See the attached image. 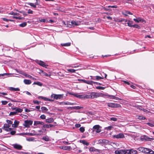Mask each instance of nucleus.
I'll return each mask as SVG.
<instances>
[{
  "label": "nucleus",
  "mask_w": 154,
  "mask_h": 154,
  "mask_svg": "<svg viewBox=\"0 0 154 154\" xmlns=\"http://www.w3.org/2000/svg\"><path fill=\"white\" fill-rule=\"evenodd\" d=\"M118 120L117 118L114 117H112L110 118V120L113 121H117Z\"/></svg>",
  "instance_id": "obj_46"
},
{
  "label": "nucleus",
  "mask_w": 154,
  "mask_h": 154,
  "mask_svg": "<svg viewBox=\"0 0 154 154\" xmlns=\"http://www.w3.org/2000/svg\"><path fill=\"white\" fill-rule=\"evenodd\" d=\"M55 96L54 97V99L55 100H58V99H60L63 98V94H55L54 95Z\"/></svg>",
  "instance_id": "obj_13"
},
{
  "label": "nucleus",
  "mask_w": 154,
  "mask_h": 154,
  "mask_svg": "<svg viewBox=\"0 0 154 154\" xmlns=\"http://www.w3.org/2000/svg\"><path fill=\"white\" fill-rule=\"evenodd\" d=\"M23 82L26 85H29L31 83V81L28 79H24Z\"/></svg>",
  "instance_id": "obj_23"
},
{
  "label": "nucleus",
  "mask_w": 154,
  "mask_h": 154,
  "mask_svg": "<svg viewBox=\"0 0 154 154\" xmlns=\"http://www.w3.org/2000/svg\"><path fill=\"white\" fill-rule=\"evenodd\" d=\"M41 109L42 111H47L48 110V109H47V108H46L44 106H42L41 108Z\"/></svg>",
  "instance_id": "obj_48"
},
{
  "label": "nucleus",
  "mask_w": 154,
  "mask_h": 154,
  "mask_svg": "<svg viewBox=\"0 0 154 154\" xmlns=\"http://www.w3.org/2000/svg\"><path fill=\"white\" fill-rule=\"evenodd\" d=\"M54 121V119L52 118H48L45 120V122L48 123H51Z\"/></svg>",
  "instance_id": "obj_21"
},
{
  "label": "nucleus",
  "mask_w": 154,
  "mask_h": 154,
  "mask_svg": "<svg viewBox=\"0 0 154 154\" xmlns=\"http://www.w3.org/2000/svg\"><path fill=\"white\" fill-rule=\"evenodd\" d=\"M141 139L142 141H150V140L152 139L148 137V136L146 135H143L141 137Z\"/></svg>",
  "instance_id": "obj_10"
},
{
  "label": "nucleus",
  "mask_w": 154,
  "mask_h": 154,
  "mask_svg": "<svg viewBox=\"0 0 154 154\" xmlns=\"http://www.w3.org/2000/svg\"><path fill=\"white\" fill-rule=\"evenodd\" d=\"M33 85H37L39 86H42V83L39 82H35L33 84Z\"/></svg>",
  "instance_id": "obj_35"
},
{
  "label": "nucleus",
  "mask_w": 154,
  "mask_h": 154,
  "mask_svg": "<svg viewBox=\"0 0 154 154\" xmlns=\"http://www.w3.org/2000/svg\"><path fill=\"white\" fill-rule=\"evenodd\" d=\"M38 98L39 99H42L44 100L45 101H50V102H53L54 101V100H53L51 99L48 98L47 97H43L42 96H39L38 97Z\"/></svg>",
  "instance_id": "obj_12"
},
{
  "label": "nucleus",
  "mask_w": 154,
  "mask_h": 154,
  "mask_svg": "<svg viewBox=\"0 0 154 154\" xmlns=\"http://www.w3.org/2000/svg\"><path fill=\"white\" fill-rule=\"evenodd\" d=\"M73 95H74L75 97L79 98H86V96L83 95H80L79 94H72Z\"/></svg>",
  "instance_id": "obj_17"
},
{
  "label": "nucleus",
  "mask_w": 154,
  "mask_h": 154,
  "mask_svg": "<svg viewBox=\"0 0 154 154\" xmlns=\"http://www.w3.org/2000/svg\"><path fill=\"white\" fill-rule=\"evenodd\" d=\"M80 143H83V144L86 146H88L89 144V143L86 141L85 140H80Z\"/></svg>",
  "instance_id": "obj_24"
},
{
  "label": "nucleus",
  "mask_w": 154,
  "mask_h": 154,
  "mask_svg": "<svg viewBox=\"0 0 154 154\" xmlns=\"http://www.w3.org/2000/svg\"><path fill=\"white\" fill-rule=\"evenodd\" d=\"M61 45L63 46H69L71 45V43L68 42L66 43H61Z\"/></svg>",
  "instance_id": "obj_29"
},
{
  "label": "nucleus",
  "mask_w": 154,
  "mask_h": 154,
  "mask_svg": "<svg viewBox=\"0 0 154 154\" xmlns=\"http://www.w3.org/2000/svg\"><path fill=\"white\" fill-rule=\"evenodd\" d=\"M42 128H49V125L44 124V125H43Z\"/></svg>",
  "instance_id": "obj_43"
},
{
  "label": "nucleus",
  "mask_w": 154,
  "mask_h": 154,
  "mask_svg": "<svg viewBox=\"0 0 154 154\" xmlns=\"http://www.w3.org/2000/svg\"><path fill=\"white\" fill-rule=\"evenodd\" d=\"M61 103H63L65 105H73L74 103H72L70 102H62Z\"/></svg>",
  "instance_id": "obj_39"
},
{
  "label": "nucleus",
  "mask_w": 154,
  "mask_h": 154,
  "mask_svg": "<svg viewBox=\"0 0 154 154\" xmlns=\"http://www.w3.org/2000/svg\"><path fill=\"white\" fill-rule=\"evenodd\" d=\"M44 124V123L42 122L38 121H34V125L35 126H37L38 125H43Z\"/></svg>",
  "instance_id": "obj_15"
},
{
  "label": "nucleus",
  "mask_w": 154,
  "mask_h": 154,
  "mask_svg": "<svg viewBox=\"0 0 154 154\" xmlns=\"http://www.w3.org/2000/svg\"><path fill=\"white\" fill-rule=\"evenodd\" d=\"M9 75V74L7 73H3V74H0V76H7L8 75Z\"/></svg>",
  "instance_id": "obj_59"
},
{
  "label": "nucleus",
  "mask_w": 154,
  "mask_h": 154,
  "mask_svg": "<svg viewBox=\"0 0 154 154\" xmlns=\"http://www.w3.org/2000/svg\"><path fill=\"white\" fill-rule=\"evenodd\" d=\"M67 71L68 72H70L74 73L75 72L76 70L74 69H68Z\"/></svg>",
  "instance_id": "obj_40"
},
{
  "label": "nucleus",
  "mask_w": 154,
  "mask_h": 154,
  "mask_svg": "<svg viewBox=\"0 0 154 154\" xmlns=\"http://www.w3.org/2000/svg\"><path fill=\"white\" fill-rule=\"evenodd\" d=\"M23 111L22 109H21L17 107L15 111V112L17 114L18 112H21Z\"/></svg>",
  "instance_id": "obj_27"
},
{
  "label": "nucleus",
  "mask_w": 154,
  "mask_h": 154,
  "mask_svg": "<svg viewBox=\"0 0 154 154\" xmlns=\"http://www.w3.org/2000/svg\"><path fill=\"white\" fill-rule=\"evenodd\" d=\"M28 4L34 8H36V7L35 4L32 3H29Z\"/></svg>",
  "instance_id": "obj_36"
},
{
  "label": "nucleus",
  "mask_w": 154,
  "mask_h": 154,
  "mask_svg": "<svg viewBox=\"0 0 154 154\" xmlns=\"http://www.w3.org/2000/svg\"><path fill=\"white\" fill-rule=\"evenodd\" d=\"M105 94L100 92H92L90 93L89 95H86V98H97L100 97H103Z\"/></svg>",
  "instance_id": "obj_1"
},
{
  "label": "nucleus",
  "mask_w": 154,
  "mask_h": 154,
  "mask_svg": "<svg viewBox=\"0 0 154 154\" xmlns=\"http://www.w3.org/2000/svg\"><path fill=\"white\" fill-rule=\"evenodd\" d=\"M17 114L16 112H11L9 114L10 116H14Z\"/></svg>",
  "instance_id": "obj_45"
},
{
  "label": "nucleus",
  "mask_w": 154,
  "mask_h": 154,
  "mask_svg": "<svg viewBox=\"0 0 154 154\" xmlns=\"http://www.w3.org/2000/svg\"><path fill=\"white\" fill-rule=\"evenodd\" d=\"M137 150L131 149H130L125 150V153H129V154H137Z\"/></svg>",
  "instance_id": "obj_7"
},
{
  "label": "nucleus",
  "mask_w": 154,
  "mask_h": 154,
  "mask_svg": "<svg viewBox=\"0 0 154 154\" xmlns=\"http://www.w3.org/2000/svg\"><path fill=\"white\" fill-rule=\"evenodd\" d=\"M80 23L78 22H76L74 21H72L71 22V23L72 24V26H73V25H74L76 26H78L79 25Z\"/></svg>",
  "instance_id": "obj_26"
},
{
  "label": "nucleus",
  "mask_w": 154,
  "mask_h": 154,
  "mask_svg": "<svg viewBox=\"0 0 154 154\" xmlns=\"http://www.w3.org/2000/svg\"><path fill=\"white\" fill-rule=\"evenodd\" d=\"M79 130L81 132L83 133L85 131V129L84 127H81L80 128Z\"/></svg>",
  "instance_id": "obj_51"
},
{
  "label": "nucleus",
  "mask_w": 154,
  "mask_h": 154,
  "mask_svg": "<svg viewBox=\"0 0 154 154\" xmlns=\"http://www.w3.org/2000/svg\"><path fill=\"white\" fill-rule=\"evenodd\" d=\"M24 75L26 77L29 78H32V79H34V78H32V77L31 76L29 75L25 74V75Z\"/></svg>",
  "instance_id": "obj_49"
},
{
  "label": "nucleus",
  "mask_w": 154,
  "mask_h": 154,
  "mask_svg": "<svg viewBox=\"0 0 154 154\" xmlns=\"http://www.w3.org/2000/svg\"><path fill=\"white\" fill-rule=\"evenodd\" d=\"M3 20L4 21H13L14 20H13L11 19H7L6 18H3Z\"/></svg>",
  "instance_id": "obj_57"
},
{
  "label": "nucleus",
  "mask_w": 154,
  "mask_h": 154,
  "mask_svg": "<svg viewBox=\"0 0 154 154\" xmlns=\"http://www.w3.org/2000/svg\"><path fill=\"white\" fill-rule=\"evenodd\" d=\"M105 87H102L101 86H98L96 87V88L100 90H104L105 89Z\"/></svg>",
  "instance_id": "obj_42"
},
{
  "label": "nucleus",
  "mask_w": 154,
  "mask_h": 154,
  "mask_svg": "<svg viewBox=\"0 0 154 154\" xmlns=\"http://www.w3.org/2000/svg\"><path fill=\"white\" fill-rule=\"evenodd\" d=\"M132 27H133L134 28H136L138 29H140V26H139L137 24H134V25H133Z\"/></svg>",
  "instance_id": "obj_50"
},
{
  "label": "nucleus",
  "mask_w": 154,
  "mask_h": 154,
  "mask_svg": "<svg viewBox=\"0 0 154 154\" xmlns=\"http://www.w3.org/2000/svg\"><path fill=\"white\" fill-rule=\"evenodd\" d=\"M27 25V23L24 22L23 23L20 24L19 26L21 27H24L26 26Z\"/></svg>",
  "instance_id": "obj_34"
},
{
  "label": "nucleus",
  "mask_w": 154,
  "mask_h": 154,
  "mask_svg": "<svg viewBox=\"0 0 154 154\" xmlns=\"http://www.w3.org/2000/svg\"><path fill=\"white\" fill-rule=\"evenodd\" d=\"M12 146L14 149L19 150L21 149L22 148V146L21 145L17 143L13 144Z\"/></svg>",
  "instance_id": "obj_9"
},
{
  "label": "nucleus",
  "mask_w": 154,
  "mask_h": 154,
  "mask_svg": "<svg viewBox=\"0 0 154 154\" xmlns=\"http://www.w3.org/2000/svg\"><path fill=\"white\" fill-rule=\"evenodd\" d=\"M9 14L13 15H19L20 14L18 13H15L13 12H11Z\"/></svg>",
  "instance_id": "obj_38"
},
{
  "label": "nucleus",
  "mask_w": 154,
  "mask_h": 154,
  "mask_svg": "<svg viewBox=\"0 0 154 154\" xmlns=\"http://www.w3.org/2000/svg\"><path fill=\"white\" fill-rule=\"evenodd\" d=\"M106 96H107L109 97L111 99H114V98L115 97L114 96L112 95H107Z\"/></svg>",
  "instance_id": "obj_56"
},
{
  "label": "nucleus",
  "mask_w": 154,
  "mask_h": 154,
  "mask_svg": "<svg viewBox=\"0 0 154 154\" xmlns=\"http://www.w3.org/2000/svg\"><path fill=\"white\" fill-rule=\"evenodd\" d=\"M15 133H16V131H11L10 132V134L12 135H14L15 134Z\"/></svg>",
  "instance_id": "obj_64"
},
{
  "label": "nucleus",
  "mask_w": 154,
  "mask_h": 154,
  "mask_svg": "<svg viewBox=\"0 0 154 154\" xmlns=\"http://www.w3.org/2000/svg\"><path fill=\"white\" fill-rule=\"evenodd\" d=\"M137 149L140 152L145 153L149 154H154V152L150 149L143 147H140L137 148Z\"/></svg>",
  "instance_id": "obj_2"
},
{
  "label": "nucleus",
  "mask_w": 154,
  "mask_h": 154,
  "mask_svg": "<svg viewBox=\"0 0 154 154\" xmlns=\"http://www.w3.org/2000/svg\"><path fill=\"white\" fill-rule=\"evenodd\" d=\"M95 78H96L95 79L96 80H99L103 79V77H100L98 76H96Z\"/></svg>",
  "instance_id": "obj_41"
},
{
  "label": "nucleus",
  "mask_w": 154,
  "mask_h": 154,
  "mask_svg": "<svg viewBox=\"0 0 154 154\" xmlns=\"http://www.w3.org/2000/svg\"><path fill=\"white\" fill-rule=\"evenodd\" d=\"M136 119L140 120H144L146 119V118L143 116H136Z\"/></svg>",
  "instance_id": "obj_25"
},
{
  "label": "nucleus",
  "mask_w": 154,
  "mask_h": 154,
  "mask_svg": "<svg viewBox=\"0 0 154 154\" xmlns=\"http://www.w3.org/2000/svg\"><path fill=\"white\" fill-rule=\"evenodd\" d=\"M92 132H96L97 133H99L101 131V127L99 125H94L93 128Z\"/></svg>",
  "instance_id": "obj_4"
},
{
  "label": "nucleus",
  "mask_w": 154,
  "mask_h": 154,
  "mask_svg": "<svg viewBox=\"0 0 154 154\" xmlns=\"http://www.w3.org/2000/svg\"><path fill=\"white\" fill-rule=\"evenodd\" d=\"M147 124L151 127H153L154 126V125L153 124H152L150 123H147Z\"/></svg>",
  "instance_id": "obj_63"
},
{
  "label": "nucleus",
  "mask_w": 154,
  "mask_h": 154,
  "mask_svg": "<svg viewBox=\"0 0 154 154\" xmlns=\"http://www.w3.org/2000/svg\"><path fill=\"white\" fill-rule=\"evenodd\" d=\"M113 138L114 139H120L125 138L124 135L122 133H119L117 135H113Z\"/></svg>",
  "instance_id": "obj_8"
},
{
  "label": "nucleus",
  "mask_w": 154,
  "mask_h": 154,
  "mask_svg": "<svg viewBox=\"0 0 154 154\" xmlns=\"http://www.w3.org/2000/svg\"><path fill=\"white\" fill-rule=\"evenodd\" d=\"M112 128H113L112 126H109L108 127H106L105 128V129H106L107 130L109 131L111 130Z\"/></svg>",
  "instance_id": "obj_47"
},
{
  "label": "nucleus",
  "mask_w": 154,
  "mask_h": 154,
  "mask_svg": "<svg viewBox=\"0 0 154 154\" xmlns=\"http://www.w3.org/2000/svg\"><path fill=\"white\" fill-rule=\"evenodd\" d=\"M94 82L93 81H92L91 80H87V84L92 85L93 83H94Z\"/></svg>",
  "instance_id": "obj_44"
},
{
  "label": "nucleus",
  "mask_w": 154,
  "mask_h": 154,
  "mask_svg": "<svg viewBox=\"0 0 154 154\" xmlns=\"http://www.w3.org/2000/svg\"><path fill=\"white\" fill-rule=\"evenodd\" d=\"M72 109H81L82 108H83V107L82 106H74L72 107Z\"/></svg>",
  "instance_id": "obj_30"
},
{
  "label": "nucleus",
  "mask_w": 154,
  "mask_h": 154,
  "mask_svg": "<svg viewBox=\"0 0 154 154\" xmlns=\"http://www.w3.org/2000/svg\"><path fill=\"white\" fill-rule=\"evenodd\" d=\"M34 140V138L33 137H30L27 139V140L29 141H33Z\"/></svg>",
  "instance_id": "obj_60"
},
{
  "label": "nucleus",
  "mask_w": 154,
  "mask_h": 154,
  "mask_svg": "<svg viewBox=\"0 0 154 154\" xmlns=\"http://www.w3.org/2000/svg\"><path fill=\"white\" fill-rule=\"evenodd\" d=\"M9 89L10 90L12 91H19L20 89L18 88H14L13 87H9Z\"/></svg>",
  "instance_id": "obj_22"
},
{
  "label": "nucleus",
  "mask_w": 154,
  "mask_h": 154,
  "mask_svg": "<svg viewBox=\"0 0 154 154\" xmlns=\"http://www.w3.org/2000/svg\"><path fill=\"white\" fill-rule=\"evenodd\" d=\"M97 150V149H95L93 147H91L89 149V151L91 152L96 151Z\"/></svg>",
  "instance_id": "obj_37"
},
{
  "label": "nucleus",
  "mask_w": 154,
  "mask_h": 154,
  "mask_svg": "<svg viewBox=\"0 0 154 154\" xmlns=\"http://www.w3.org/2000/svg\"><path fill=\"white\" fill-rule=\"evenodd\" d=\"M1 102L2 104L3 105H6L8 103V102L6 101H2Z\"/></svg>",
  "instance_id": "obj_58"
},
{
  "label": "nucleus",
  "mask_w": 154,
  "mask_h": 154,
  "mask_svg": "<svg viewBox=\"0 0 154 154\" xmlns=\"http://www.w3.org/2000/svg\"><path fill=\"white\" fill-rule=\"evenodd\" d=\"M12 130V128H5V130L7 131H10Z\"/></svg>",
  "instance_id": "obj_61"
},
{
  "label": "nucleus",
  "mask_w": 154,
  "mask_h": 154,
  "mask_svg": "<svg viewBox=\"0 0 154 154\" xmlns=\"http://www.w3.org/2000/svg\"><path fill=\"white\" fill-rule=\"evenodd\" d=\"M60 148L65 150H69L71 149L70 146H60Z\"/></svg>",
  "instance_id": "obj_20"
},
{
  "label": "nucleus",
  "mask_w": 154,
  "mask_h": 154,
  "mask_svg": "<svg viewBox=\"0 0 154 154\" xmlns=\"http://www.w3.org/2000/svg\"><path fill=\"white\" fill-rule=\"evenodd\" d=\"M36 62L37 63L44 67H46L48 66L44 62L42 61L37 60L36 61Z\"/></svg>",
  "instance_id": "obj_11"
},
{
  "label": "nucleus",
  "mask_w": 154,
  "mask_h": 154,
  "mask_svg": "<svg viewBox=\"0 0 154 154\" xmlns=\"http://www.w3.org/2000/svg\"><path fill=\"white\" fill-rule=\"evenodd\" d=\"M63 24H64V25H66V26L67 27H68L69 28H71L72 27V24L71 23V22L68 21L66 22V24L65 22L63 21Z\"/></svg>",
  "instance_id": "obj_16"
},
{
  "label": "nucleus",
  "mask_w": 154,
  "mask_h": 154,
  "mask_svg": "<svg viewBox=\"0 0 154 154\" xmlns=\"http://www.w3.org/2000/svg\"><path fill=\"white\" fill-rule=\"evenodd\" d=\"M28 13L29 14H32L33 13V11L30 9H29L28 10Z\"/></svg>",
  "instance_id": "obj_62"
},
{
  "label": "nucleus",
  "mask_w": 154,
  "mask_h": 154,
  "mask_svg": "<svg viewBox=\"0 0 154 154\" xmlns=\"http://www.w3.org/2000/svg\"><path fill=\"white\" fill-rule=\"evenodd\" d=\"M40 118L42 119H44L46 118V116L44 115H42L40 116Z\"/></svg>",
  "instance_id": "obj_53"
},
{
  "label": "nucleus",
  "mask_w": 154,
  "mask_h": 154,
  "mask_svg": "<svg viewBox=\"0 0 154 154\" xmlns=\"http://www.w3.org/2000/svg\"><path fill=\"white\" fill-rule=\"evenodd\" d=\"M115 153L116 154H125V150H116L115 151Z\"/></svg>",
  "instance_id": "obj_14"
},
{
  "label": "nucleus",
  "mask_w": 154,
  "mask_h": 154,
  "mask_svg": "<svg viewBox=\"0 0 154 154\" xmlns=\"http://www.w3.org/2000/svg\"><path fill=\"white\" fill-rule=\"evenodd\" d=\"M19 122V121H17V120H15L14 121V124L12 125V127L14 128L17 127L18 125Z\"/></svg>",
  "instance_id": "obj_19"
},
{
  "label": "nucleus",
  "mask_w": 154,
  "mask_h": 154,
  "mask_svg": "<svg viewBox=\"0 0 154 154\" xmlns=\"http://www.w3.org/2000/svg\"><path fill=\"white\" fill-rule=\"evenodd\" d=\"M10 126V125H9L7 124H5L4 125L3 127L2 128V129L5 130V128H9Z\"/></svg>",
  "instance_id": "obj_28"
},
{
  "label": "nucleus",
  "mask_w": 154,
  "mask_h": 154,
  "mask_svg": "<svg viewBox=\"0 0 154 154\" xmlns=\"http://www.w3.org/2000/svg\"><path fill=\"white\" fill-rule=\"evenodd\" d=\"M133 22L132 21H131V20L130 21H128V22L127 23L128 24V25L130 27H133Z\"/></svg>",
  "instance_id": "obj_31"
},
{
  "label": "nucleus",
  "mask_w": 154,
  "mask_h": 154,
  "mask_svg": "<svg viewBox=\"0 0 154 154\" xmlns=\"http://www.w3.org/2000/svg\"><path fill=\"white\" fill-rule=\"evenodd\" d=\"M108 106L111 108H119L121 106L119 104L109 103H107Z\"/></svg>",
  "instance_id": "obj_6"
},
{
  "label": "nucleus",
  "mask_w": 154,
  "mask_h": 154,
  "mask_svg": "<svg viewBox=\"0 0 154 154\" xmlns=\"http://www.w3.org/2000/svg\"><path fill=\"white\" fill-rule=\"evenodd\" d=\"M33 123V121L32 120H26L24 121V123L23 125L26 128H29L32 125Z\"/></svg>",
  "instance_id": "obj_5"
},
{
  "label": "nucleus",
  "mask_w": 154,
  "mask_h": 154,
  "mask_svg": "<svg viewBox=\"0 0 154 154\" xmlns=\"http://www.w3.org/2000/svg\"><path fill=\"white\" fill-rule=\"evenodd\" d=\"M133 20L135 22L137 23H139L140 22H145V21L144 20L142 19L140 17H138L137 19H134Z\"/></svg>",
  "instance_id": "obj_18"
},
{
  "label": "nucleus",
  "mask_w": 154,
  "mask_h": 154,
  "mask_svg": "<svg viewBox=\"0 0 154 154\" xmlns=\"http://www.w3.org/2000/svg\"><path fill=\"white\" fill-rule=\"evenodd\" d=\"M6 122L7 123V124L10 125L12 124L13 123V122L9 120H7L6 121Z\"/></svg>",
  "instance_id": "obj_52"
},
{
  "label": "nucleus",
  "mask_w": 154,
  "mask_h": 154,
  "mask_svg": "<svg viewBox=\"0 0 154 154\" xmlns=\"http://www.w3.org/2000/svg\"><path fill=\"white\" fill-rule=\"evenodd\" d=\"M33 102L34 104H36L38 105L40 104V102H39L37 100H34Z\"/></svg>",
  "instance_id": "obj_55"
},
{
  "label": "nucleus",
  "mask_w": 154,
  "mask_h": 154,
  "mask_svg": "<svg viewBox=\"0 0 154 154\" xmlns=\"http://www.w3.org/2000/svg\"><path fill=\"white\" fill-rule=\"evenodd\" d=\"M42 139L46 141H49V139L48 136H45L43 137L42 138Z\"/></svg>",
  "instance_id": "obj_33"
},
{
  "label": "nucleus",
  "mask_w": 154,
  "mask_h": 154,
  "mask_svg": "<svg viewBox=\"0 0 154 154\" xmlns=\"http://www.w3.org/2000/svg\"><path fill=\"white\" fill-rule=\"evenodd\" d=\"M26 134V135H29V136H34L36 135H38V134H37L36 133H26L24 134Z\"/></svg>",
  "instance_id": "obj_32"
},
{
  "label": "nucleus",
  "mask_w": 154,
  "mask_h": 154,
  "mask_svg": "<svg viewBox=\"0 0 154 154\" xmlns=\"http://www.w3.org/2000/svg\"><path fill=\"white\" fill-rule=\"evenodd\" d=\"M97 142V144H100L101 145H106L109 144V141L106 139H100L96 141Z\"/></svg>",
  "instance_id": "obj_3"
},
{
  "label": "nucleus",
  "mask_w": 154,
  "mask_h": 154,
  "mask_svg": "<svg viewBox=\"0 0 154 154\" xmlns=\"http://www.w3.org/2000/svg\"><path fill=\"white\" fill-rule=\"evenodd\" d=\"M108 8H117L118 6L116 5H114V6H111L109 5L108 6Z\"/></svg>",
  "instance_id": "obj_54"
}]
</instances>
